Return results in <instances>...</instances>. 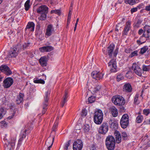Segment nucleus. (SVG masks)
Masks as SVG:
<instances>
[{
    "mask_svg": "<svg viewBox=\"0 0 150 150\" xmlns=\"http://www.w3.org/2000/svg\"><path fill=\"white\" fill-rule=\"evenodd\" d=\"M137 10V7L134 8H132L131 10V13H133L136 12Z\"/></svg>",
    "mask_w": 150,
    "mask_h": 150,
    "instance_id": "nucleus-57",
    "label": "nucleus"
},
{
    "mask_svg": "<svg viewBox=\"0 0 150 150\" xmlns=\"http://www.w3.org/2000/svg\"><path fill=\"white\" fill-rule=\"evenodd\" d=\"M87 114V111L85 109L82 110L81 115L82 116H86Z\"/></svg>",
    "mask_w": 150,
    "mask_h": 150,
    "instance_id": "nucleus-50",
    "label": "nucleus"
},
{
    "mask_svg": "<svg viewBox=\"0 0 150 150\" xmlns=\"http://www.w3.org/2000/svg\"><path fill=\"white\" fill-rule=\"evenodd\" d=\"M35 24L33 22H29L26 26V29H30L31 31H33L35 28Z\"/></svg>",
    "mask_w": 150,
    "mask_h": 150,
    "instance_id": "nucleus-25",
    "label": "nucleus"
},
{
    "mask_svg": "<svg viewBox=\"0 0 150 150\" xmlns=\"http://www.w3.org/2000/svg\"><path fill=\"white\" fill-rule=\"evenodd\" d=\"M112 102L115 105L120 106L124 105L125 101L124 98L120 96H115L112 98Z\"/></svg>",
    "mask_w": 150,
    "mask_h": 150,
    "instance_id": "nucleus-3",
    "label": "nucleus"
},
{
    "mask_svg": "<svg viewBox=\"0 0 150 150\" xmlns=\"http://www.w3.org/2000/svg\"><path fill=\"white\" fill-rule=\"evenodd\" d=\"M50 93V91H48L45 93V96L44 97V101L43 102L42 105V114H44L47 110L48 105V102L49 99Z\"/></svg>",
    "mask_w": 150,
    "mask_h": 150,
    "instance_id": "nucleus-4",
    "label": "nucleus"
},
{
    "mask_svg": "<svg viewBox=\"0 0 150 150\" xmlns=\"http://www.w3.org/2000/svg\"><path fill=\"white\" fill-rule=\"evenodd\" d=\"M92 77L97 80H99L102 79L103 77V75L99 72L94 71L91 74Z\"/></svg>",
    "mask_w": 150,
    "mask_h": 150,
    "instance_id": "nucleus-14",
    "label": "nucleus"
},
{
    "mask_svg": "<svg viewBox=\"0 0 150 150\" xmlns=\"http://www.w3.org/2000/svg\"><path fill=\"white\" fill-rule=\"evenodd\" d=\"M30 0H28L26 1L25 4L24 6L25 7V9L26 11H28L30 8Z\"/></svg>",
    "mask_w": 150,
    "mask_h": 150,
    "instance_id": "nucleus-36",
    "label": "nucleus"
},
{
    "mask_svg": "<svg viewBox=\"0 0 150 150\" xmlns=\"http://www.w3.org/2000/svg\"><path fill=\"white\" fill-rule=\"evenodd\" d=\"M68 97V93L67 91L65 92V94L63 97V99L61 103V106L63 107L65 103L67 101V99Z\"/></svg>",
    "mask_w": 150,
    "mask_h": 150,
    "instance_id": "nucleus-26",
    "label": "nucleus"
},
{
    "mask_svg": "<svg viewBox=\"0 0 150 150\" xmlns=\"http://www.w3.org/2000/svg\"><path fill=\"white\" fill-rule=\"evenodd\" d=\"M122 136L124 139L125 140L127 139L128 135L126 132H123L122 133Z\"/></svg>",
    "mask_w": 150,
    "mask_h": 150,
    "instance_id": "nucleus-49",
    "label": "nucleus"
},
{
    "mask_svg": "<svg viewBox=\"0 0 150 150\" xmlns=\"http://www.w3.org/2000/svg\"><path fill=\"white\" fill-rule=\"evenodd\" d=\"M124 1L126 4H129L132 5L135 4L137 2H138L136 0H125Z\"/></svg>",
    "mask_w": 150,
    "mask_h": 150,
    "instance_id": "nucleus-32",
    "label": "nucleus"
},
{
    "mask_svg": "<svg viewBox=\"0 0 150 150\" xmlns=\"http://www.w3.org/2000/svg\"><path fill=\"white\" fill-rule=\"evenodd\" d=\"M14 115H15V113L14 112L12 114V115L11 116H9L8 117V118L9 119H11V118H13V116Z\"/></svg>",
    "mask_w": 150,
    "mask_h": 150,
    "instance_id": "nucleus-61",
    "label": "nucleus"
},
{
    "mask_svg": "<svg viewBox=\"0 0 150 150\" xmlns=\"http://www.w3.org/2000/svg\"><path fill=\"white\" fill-rule=\"evenodd\" d=\"M132 69L134 72L139 76H141L142 71L136 63H133L132 66Z\"/></svg>",
    "mask_w": 150,
    "mask_h": 150,
    "instance_id": "nucleus-12",
    "label": "nucleus"
},
{
    "mask_svg": "<svg viewBox=\"0 0 150 150\" xmlns=\"http://www.w3.org/2000/svg\"><path fill=\"white\" fill-rule=\"evenodd\" d=\"M18 51L16 47L11 48L7 55L9 58L15 57L18 55Z\"/></svg>",
    "mask_w": 150,
    "mask_h": 150,
    "instance_id": "nucleus-9",
    "label": "nucleus"
},
{
    "mask_svg": "<svg viewBox=\"0 0 150 150\" xmlns=\"http://www.w3.org/2000/svg\"><path fill=\"white\" fill-rule=\"evenodd\" d=\"M71 18H67V25H68L70 22V21H71Z\"/></svg>",
    "mask_w": 150,
    "mask_h": 150,
    "instance_id": "nucleus-62",
    "label": "nucleus"
},
{
    "mask_svg": "<svg viewBox=\"0 0 150 150\" xmlns=\"http://www.w3.org/2000/svg\"><path fill=\"white\" fill-rule=\"evenodd\" d=\"M53 30L52 25L51 24L48 25L46 30V35L48 37L50 36L52 34Z\"/></svg>",
    "mask_w": 150,
    "mask_h": 150,
    "instance_id": "nucleus-21",
    "label": "nucleus"
},
{
    "mask_svg": "<svg viewBox=\"0 0 150 150\" xmlns=\"http://www.w3.org/2000/svg\"><path fill=\"white\" fill-rule=\"evenodd\" d=\"M108 130V126L107 122H103L100 126L99 129V133L105 134Z\"/></svg>",
    "mask_w": 150,
    "mask_h": 150,
    "instance_id": "nucleus-8",
    "label": "nucleus"
},
{
    "mask_svg": "<svg viewBox=\"0 0 150 150\" xmlns=\"http://www.w3.org/2000/svg\"><path fill=\"white\" fill-rule=\"evenodd\" d=\"M115 143V140L114 137L110 135L107 137L105 140V143Z\"/></svg>",
    "mask_w": 150,
    "mask_h": 150,
    "instance_id": "nucleus-31",
    "label": "nucleus"
},
{
    "mask_svg": "<svg viewBox=\"0 0 150 150\" xmlns=\"http://www.w3.org/2000/svg\"><path fill=\"white\" fill-rule=\"evenodd\" d=\"M124 78L121 75H119L117 76V81H120L121 80L123 79Z\"/></svg>",
    "mask_w": 150,
    "mask_h": 150,
    "instance_id": "nucleus-52",
    "label": "nucleus"
},
{
    "mask_svg": "<svg viewBox=\"0 0 150 150\" xmlns=\"http://www.w3.org/2000/svg\"><path fill=\"white\" fill-rule=\"evenodd\" d=\"M144 32L143 30L142 29H141L139 30L138 33L139 35H141L143 33H144Z\"/></svg>",
    "mask_w": 150,
    "mask_h": 150,
    "instance_id": "nucleus-59",
    "label": "nucleus"
},
{
    "mask_svg": "<svg viewBox=\"0 0 150 150\" xmlns=\"http://www.w3.org/2000/svg\"><path fill=\"white\" fill-rule=\"evenodd\" d=\"M55 13L57 14L58 15H60L61 14V11L60 10H52L51 11V13Z\"/></svg>",
    "mask_w": 150,
    "mask_h": 150,
    "instance_id": "nucleus-43",
    "label": "nucleus"
},
{
    "mask_svg": "<svg viewBox=\"0 0 150 150\" xmlns=\"http://www.w3.org/2000/svg\"><path fill=\"white\" fill-rule=\"evenodd\" d=\"M71 14H72V13H71V11H69L68 14V16L67 18L69 17L70 18H71Z\"/></svg>",
    "mask_w": 150,
    "mask_h": 150,
    "instance_id": "nucleus-63",
    "label": "nucleus"
},
{
    "mask_svg": "<svg viewBox=\"0 0 150 150\" xmlns=\"http://www.w3.org/2000/svg\"><path fill=\"white\" fill-rule=\"evenodd\" d=\"M34 82L35 83L44 84L45 81L43 79H36L34 81Z\"/></svg>",
    "mask_w": 150,
    "mask_h": 150,
    "instance_id": "nucleus-39",
    "label": "nucleus"
},
{
    "mask_svg": "<svg viewBox=\"0 0 150 150\" xmlns=\"http://www.w3.org/2000/svg\"><path fill=\"white\" fill-rule=\"evenodd\" d=\"M47 59L46 56L41 57L39 60V62L41 65L43 67H45L47 65Z\"/></svg>",
    "mask_w": 150,
    "mask_h": 150,
    "instance_id": "nucleus-23",
    "label": "nucleus"
},
{
    "mask_svg": "<svg viewBox=\"0 0 150 150\" xmlns=\"http://www.w3.org/2000/svg\"><path fill=\"white\" fill-rule=\"evenodd\" d=\"M83 129L84 131L85 132H87L90 130V126L86 124L83 127Z\"/></svg>",
    "mask_w": 150,
    "mask_h": 150,
    "instance_id": "nucleus-38",
    "label": "nucleus"
},
{
    "mask_svg": "<svg viewBox=\"0 0 150 150\" xmlns=\"http://www.w3.org/2000/svg\"><path fill=\"white\" fill-rule=\"evenodd\" d=\"M150 113V109H145L143 110V113L145 115L147 116Z\"/></svg>",
    "mask_w": 150,
    "mask_h": 150,
    "instance_id": "nucleus-44",
    "label": "nucleus"
},
{
    "mask_svg": "<svg viewBox=\"0 0 150 150\" xmlns=\"http://www.w3.org/2000/svg\"><path fill=\"white\" fill-rule=\"evenodd\" d=\"M71 141L69 140L67 143L65 145L64 147V150H68V147L70 145Z\"/></svg>",
    "mask_w": 150,
    "mask_h": 150,
    "instance_id": "nucleus-45",
    "label": "nucleus"
},
{
    "mask_svg": "<svg viewBox=\"0 0 150 150\" xmlns=\"http://www.w3.org/2000/svg\"><path fill=\"white\" fill-rule=\"evenodd\" d=\"M30 44V43H25L23 45V49H26L29 46V45Z\"/></svg>",
    "mask_w": 150,
    "mask_h": 150,
    "instance_id": "nucleus-53",
    "label": "nucleus"
},
{
    "mask_svg": "<svg viewBox=\"0 0 150 150\" xmlns=\"http://www.w3.org/2000/svg\"><path fill=\"white\" fill-rule=\"evenodd\" d=\"M27 130L25 129L24 131L22 132L20 136V138L19 139L18 143L17 144V147H19L21 144L22 142L23 141L24 139L25 138L26 135V132Z\"/></svg>",
    "mask_w": 150,
    "mask_h": 150,
    "instance_id": "nucleus-17",
    "label": "nucleus"
},
{
    "mask_svg": "<svg viewBox=\"0 0 150 150\" xmlns=\"http://www.w3.org/2000/svg\"><path fill=\"white\" fill-rule=\"evenodd\" d=\"M16 140V138L15 137L11 138L10 142H7L5 143L4 145L5 148L9 150H11L14 149Z\"/></svg>",
    "mask_w": 150,
    "mask_h": 150,
    "instance_id": "nucleus-6",
    "label": "nucleus"
},
{
    "mask_svg": "<svg viewBox=\"0 0 150 150\" xmlns=\"http://www.w3.org/2000/svg\"><path fill=\"white\" fill-rule=\"evenodd\" d=\"M105 144L108 150H114L115 148V143H105Z\"/></svg>",
    "mask_w": 150,
    "mask_h": 150,
    "instance_id": "nucleus-30",
    "label": "nucleus"
},
{
    "mask_svg": "<svg viewBox=\"0 0 150 150\" xmlns=\"http://www.w3.org/2000/svg\"><path fill=\"white\" fill-rule=\"evenodd\" d=\"M108 66L110 68V71L114 72L117 71L116 63L115 59H112L108 63Z\"/></svg>",
    "mask_w": 150,
    "mask_h": 150,
    "instance_id": "nucleus-11",
    "label": "nucleus"
},
{
    "mask_svg": "<svg viewBox=\"0 0 150 150\" xmlns=\"http://www.w3.org/2000/svg\"><path fill=\"white\" fill-rule=\"evenodd\" d=\"M83 146L82 141L79 139L76 140L73 144V150H81Z\"/></svg>",
    "mask_w": 150,
    "mask_h": 150,
    "instance_id": "nucleus-7",
    "label": "nucleus"
},
{
    "mask_svg": "<svg viewBox=\"0 0 150 150\" xmlns=\"http://www.w3.org/2000/svg\"><path fill=\"white\" fill-rule=\"evenodd\" d=\"M13 79L11 77H8L3 81V86L5 88H8L10 87L13 83Z\"/></svg>",
    "mask_w": 150,
    "mask_h": 150,
    "instance_id": "nucleus-10",
    "label": "nucleus"
},
{
    "mask_svg": "<svg viewBox=\"0 0 150 150\" xmlns=\"http://www.w3.org/2000/svg\"><path fill=\"white\" fill-rule=\"evenodd\" d=\"M142 21V20L141 19H138L135 24V26L137 28L139 27Z\"/></svg>",
    "mask_w": 150,
    "mask_h": 150,
    "instance_id": "nucleus-46",
    "label": "nucleus"
},
{
    "mask_svg": "<svg viewBox=\"0 0 150 150\" xmlns=\"http://www.w3.org/2000/svg\"><path fill=\"white\" fill-rule=\"evenodd\" d=\"M143 118L142 115H138L136 118V122L138 123H140L142 121Z\"/></svg>",
    "mask_w": 150,
    "mask_h": 150,
    "instance_id": "nucleus-35",
    "label": "nucleus"
},
{
    "mask_svg": "<svg viewBox=\"0 0 150 150\" xmlns=\"http://www.w3.org/2000/svg\"><path fill=\"white\" fill-rule=\"evenodd\" d=\"M118 48H117L116 50H115V51L114 52L113 54V56L114 57H116V55L117 54L118 52Z\"/></svg>",
    "mask_w": 150,
    "mask_h": 150,
    "instance_id": "nucleus-58",
    "label": "nucleus"
},
{
    "mask_svg": "<svg viewBox=\"0 0 150 150\" xmlns=\"http://www.w3.org/2000/svg\"><path fill=\"white\" fill-rule=\"evenodd\" d=\"M124 91L127 92H131L132 90L131 85L129 83H125L124 86Z\"/></svg>",
    "mask_w": 150,
    "mask_h": 150,
    "instance_id": "nucleus-24",
    "label": "nucleus"
},
{
    "mask_svg": "<svg viewBox=\"0 0 150 150\" xmlns=\"http://www.w3.org/2000/svg\"><path fill=\"white\" fill-rule=\"evenodd\" d=\"M110 110L113 117H116L117 116L118 110L115 107L112 106L110 108Z\"/></svg>",
    "mask_w": 150,
    "mask_h": 150,
    "instance_id": "nucleus-28",
    "label": "nucleus"
},
{
    "mask_svg": "<svg viewBox=\"0 0 150 150\" xmlns=\"http://www.w3.org/2000/svg\"><path fill=\"white\" fill-rule=\"evenodd\" d=\"M139 98V95L138 94H136L134 97V103L138 104L139 103L138 102V100Z\"/></svg>",
    "mask_w": 150,
    "mask_h": 150,
    "instance_id": "nucleus-47",
    "label": "nucleus"
},
{
    "mask_svg": "<svg viewBox=\"0 0 150 150\" xmlns=\"http://www.w3.org/2000/svg\"><path fill=\"white\" fill-rule=\"evenodd\" d=\"M53 50V47L51 46H43L39 48V50L41 52H50Z\"/></svg>",
    "mask_w": 150,
    "mask_h": 150,
    "instance_id": "nucleus-15",
    "label": "nucleus"
},
{
    "mask_svg": "<svg viewBox=\"0 0 150 150\" xmlns=\"http://www.w3.org/2000/svg\"><path fill=\"white\" fill-rule=\"evenodd\" d=\"M144 32H146V33H150V26L148 25H146L144 28Z\"/></svg>",
    "mask_w": 150,
    "mask_h": 150,
    "instance_id": "nucleus-40",
    "label": "nucleus"
},
{
    "mask_svg": "<svg viewBox=\"0 0 150 150\" xmlns=\"http://www.w3.org/2000/svg\"><path fill=\"white\" fill-rule=\"evenodd\" d=\"M1 127L2 128H3V127H5L7 125L6 122L5 121H1Z\"/></svg>",
    "mask_w": 150,
    "mask_h": 150,
    "instance_id": "nucleus-54",
    "label": "nucleus"
},
{
    "mask_svg": "<svg viewBox=\"0 0 150 150\" xmlns=\"http://www.w3.org/2000/svg\"><path fill=\"white\" fill-rule=\"evenodd\" d=\"M131 23L130 21L127 22L126 23L123 32L122 34L123 35H127L128 32L130 28V25Z\"/></svg>",
    "mask_w": 150,
    "mask_h": 150,
    "instance_id": "nucleus-20",
    "label": "nucleus"
},
{
    "mask_svg": "<svg viewBox=\"0 0 150 150\" xmlns=\"http://www.w3.org/2000/svg\"><path fill=\"white\" fill-rule=\"evenodd\" d=\"M48 10V7L45 5H42L37 8V13L41 14L40 17L38 18L39 20L42 21L46 19Z\"/></svg>",
    "mask_w": 150,
    "mask_h": 150,
    "instance_id": "nucleus-1",
    "label": "nucleus"
},
{
    "mask_svg": "<svg viewBox=\"0 0 150 150\" xmlns=\"http://www.w3.org/2000/svg\"><path fill=\"white\" fill-rule=\"evenodd\" d=\"M101 89V86L99 85H97L95 86L93 88H92L91 91L93 95H94L96 93H97L99 92Z\"/></svg>",
    "mask_w": 150,
    "mask_h": 150,
    "instance_id": "nucleus-29",
    "label": "nucleus"
},
{
    "mask_svg": "<svg viewBox=\"0 0 150 150\" xmlns=\"http://www.w3.org/2000/svg\"><path fill=\"white\" fill-rule=\"evenodd\" d=\"M0 70L7 75H9L12 74L9 68L7 65H2L0 67Z\"/></svg>",
    "mask_w": 150,
    "mask_h": 150,
    "instance_id": "nucleus-13",
    "label": "nucleus"
},
{
    "mask_svg": "<svg viewBox=\"0 0 150 150\" xmlns=\"http://www.w3.org/2000/svg\"><path fill=\"white\" fill-rule=\"evenodd\" d=\"M147 145L149 146L150 147V140H149L147 143Z\"/></svg>",
    "mask_w": 150,
    "mask_h": 150,
    "instance_id": "nucleus-64",
    "label": "nucleus"
},
{
    "mask_svg": "<svg viewBox=\"0 0 150 150\" xmlns=\"http://www.w3.org/2000/svg\"><path fill=\"white\" fill-rule=\"evenodd\" d=\"M114 134L116 142L118 143H120L121 141V137L120 132L116 130L114 132Z\"/></svg>",
    "mask_w": 150,
    "mask_h": 150,
    "instance_id": "nucleus-22",
    "label": "nucleus"
},
{
    "mask_svg": "<svg viewBox=\"0 0 150 150\" xmlns=\"http://www.w3.org/2000/svg\"><path fill=\"white\" fill-rule=\"evenodd\" d=\"M150 35H149V33H147V34L145 33V32H144L143 35L141 36L140 38V39H141L143 37H144L148 39L149 38Z\"/></svg>",
    "mask_w": 150,
    "mask_h": 150,
    "instance_id": "nucleus-42",
    "label": "nucleus"
},
{
    "mask_svg": "<svg viewBox=\"0 0 150 150\" xmlns=\"http://www.w3.org/2000/svg\"><path fill=\"white\" fill-rule=\"evenodd\" d=\"M145 10L147 11H150V5L146 6L145 7Z\"/></svg>",
    "mask_w": 150,
    "mask_h": 150,
    "instance_id": "nucleus-60",
    "label": "nucleus"
},
{
    "mask_svg": "<svg viewBox=\"0 0 150 150\" xmlns=\"http://www.w3.org/2000/svg\"><path fill=\"white\" fill-rule=\"evenodd\" d=\"M54 141V137L48 138L45 143V144L48 147V149L50 150L53 145Z\"/></svg>",
    "mask_w": 150,
    "mask_h": 150,
    "instance_id": "nucleus-18",
    "label": "nucleus"
},
{
    "mask_svg": "<svg viewBox=\"0 0 150 150\" xmlns=\"http://www.w3.org/2000/svg\"><path fill=\"white\" fill-rule=\"evenodd\" d=\"M103 114L100 110H98L96 111L94 114L93 120L94 122L96 124L100 125L103 120Z\"/></svg>",
    "mask_w": 150,
    "mask_h": 150,
    "instance_id": "nucleus-2",
    "label": "nucleus"
},
{
    "mask_svg": "<svg viewBox=\"0 0 150 150\" xmlns=\"http://www.w3.org/2000/svg\"><path fill=\"white\" fill-rule=\"evenodd\" d=\"M143 123L144 125L150 124V119H145V121H144Z\"/></svg>",
    "mask_w": 150,
    "mask_h": 150,
    "instance_id": "nucleus-56",
    "label": "nucleus"
},
{
    "mask_svg": "<svg viewBox=\"0 0 150 150\" xmlns=\"http://www.w3.org/2000/svg\"><path fill=\"white\" fill-rule=\"evenodd\" d=\"M129 123V116L127 114L123 115L120 121L121 127L123 128H126L128 126Z\"/></svg>",
    "mask_w": 150,
    "mask_h": 150,
    "instance_id": "nucleus-5",
    "label": "nucleus"
},
{
    "mask_svg": "<svg viewBox=\"0 0 150 150\" xmlns=\"http://www.w3.org/2000/svg\"><path fill=\"white\" fill-rule=\"evenodd\" d=\"M6 113V110L4 108L1 107L0 108V119L2 118L3 116Z\"/></svg>",
    "mask_w": 150,
    "mask_h": 150,
    "instance_id": "nucleus-33",
    "label": "nucleus"
},
{
    "mask_svg": "<svg viewBox=\"0 0 150 150\" xmlns=\"http://www.w3.org/2000/svg\"><path fill=\"white\" fill-rule=\"evenodd\" d=\"M57 126V123H54L52 127V131H55L56 130V128Z\"/></svg>",
    "mask_w": 150,
    "mask_h": 150,
    "instance_id": "nucleus-55",
    "label": "nucleus"
},
{
    "mask_svg": "<svg viewBox=\"0 0 150 150\" xmlns=\"http://www.w3.org/2000/svg\"><path fill=\"white\" fill-rule=\"evenodd\" d=\"M108 122L110 125V127L112 129L116 130L117 129L118 124L117 122L116 121L110 119L109 120Z\"/></svg>",
    "mask_w": 150,
    "mask_h": 150,
    "instance_id": "nucleus-16",
    "label": "nucleus"
},
{
    "mask_svg": "<svg viewBox=\"0 0 150 150\" xmlns=\"http://www.w3.org/2000/svg\"><path fill=\"white\" fill-rule=\"evenodd\" d=\"M115 48V45L113 44H110L109 46L107 48V51L108 55L110 58L112 57V53Z\"/></svg>",
    "mask_w": 150,
    "mask_h": 150,
    "instance_id": "nucleus-19",
    "label": "nucleus"
},
{
    "mask_svg": "<svg viewBox=\"0 0 150 150\" xmlns=\"http://www.w3.org/2000/svg\"><path fill=\"white\" fill-rule=\"evenodd\" d=\"M88 100L89 103H92L95 101V98L94 96H91L88 98Z\"/></svg>",
    "mask_w": 150,
    "mask_h": 150,
    "instance_id": "nucleus-41",
    "label": "nucleus"
},
{
    "mask_svg": "<svg viewBox=\"0 0 150 150\" xmlns=\"http://www.w3.org/2000/svg\"><path fill=\"white\" fill-rule=\"evenodd\" d=\"M148 49V47L147 46H145L142 48L140 51V53L143 54L145 53Z\"/></svg>",
    "mask_w": 150,
    "mask_h": 150,
    "instance_id": "nucleus-34",
    "label": "nucleus"
},
{
    "mask_svg": "<svg viewBox=\"0 0 150 150\" xmlns=\"http://www.w3.org/2000/svg\"><path fill=\"white\" fill-rule=\"evenodd\" d=\"M24 95L23 93H20L18 96H17L16 102L18 104H19L23 100Z\"/></svg>",
    "mask_w": 150,
    "mask_h": 150,
    "instance_id": "nucleus-27",
    "label": "nucleus"
},
{
    "mask_svg": "<svg viewBox=\"0 0 150 150\" xmlns=\"http://www.w3.org/2000/svg\"><path fill=\"white\" fill-rule=\"evenodd\" d=\"M137 53H138L137 51L136 50V51H134L133 52H132L130 54V57H132L134 56H137L138 55Z\"/></svg>",
    "mask_w": 150,
    "mask_h": 150,
    "instance_id": "nucleus-48",
    "label": "nucleus"
},
{
    "mask_svg": "<svg viewBox=\"0 0 150 150\" xmlns=\"http://www.w3.org/2000/svg\"><path fill=\"white\" fill-rule=\"evenodd\" d=\"M142 70L144 71H149L150 70V65H143L142 66Z\"/></svg>",
    "mask_w": 150,
    "mask_h": 150,
    "instance_id": "nucleus-37",
    "label": "nucleus"
},
{
    "mask_svg": "<svg viewBox=\"0 0 150 150\" xmlns=\"http://www.w3.org/2000/svg\"><path fill=\"white\" fill-rule=\"evenodd\" d=\"M121 28V25H120V24L119 23L117 24L116 26L115 30L117 31H118L119 30H120Z\"/></svg>",
    "mask_w": 150,
    "mask_h": 150,
    "instance_id": "nucleus-51",
    "label": "nucleus"
}]
</instances>
